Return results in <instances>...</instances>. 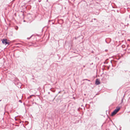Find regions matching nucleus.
<instances>
[{"instance_id":"f8f14e48","label":"nucleus","mask_w":130,"mask_h":130,"mask_svg":"<svg viewBox=\"0 0 130 130\" xmlns=\"http://www.w3.org/2000/svg\"><path fill=\"white\" fill-rule=\"evenodd\" d=\"M50 21L49 20V22H50Z\"/></svg>"},{"instance_id":"423d86ee","label":"nucleus","mask_w":130,"mask_h":130,"mask_svg":"<svg viewBox=\"0 0 130 130\" xmlns=\"http://www.w3.org/2000/svg\"><path fill=\"white\" fill-rule=\"evenodd\" d=\"M88 80V79H84L83 80V81H84V80Z\"/></svg>"},{"instance_id":"9b49d317","label":"nucleus","mask_w":130,"mask_h":130,"mask_svg":"<svg viewBox=\"0 0 130 130\" xmlns=\"http://www.w3.org/2000/svg\"><path fill=\"white\" fill-rule=\"evenodd\" d=\"M123 45H122V47H123Z\"/></svg>"},{"instance_id":"7ed1b4c3","label":"nucleus","mask_w":130,"mask_h":130,"mask_svg":"<svg viewBox=\"0 0 130 130\" xmlns=\"http://www.w3.org/2000/svg\"><path fill=\"white\" fill-rule=\"evenodd\" d=\"M95 84L97 85H98L100 84L99 80L98 79H97L96 80Z\"/></svg>"},{"instance_id":"39448f33","label":"nucleus","mask_w":130,"mask_h":130,"mask_svg":"<svg viewBox=\"0 0 130 130\" xmlns=\"http://www.w3.org/2000/svg\"><path fill=\"white\" fill-rule=\"evenodd\" d=\"M32 35L30 37V38H27V39H28V40L30 39V38H31V37H32Z\"/></svg>"},{"instance_id":"1a4fd4ad","label":"nucleus","mask_w":130,"mask_h":130,"mask_svg":"<svg viewBox=\"0 0 130 130\" xmlns=\"http://www.w3.org/2000/svg\"><path fill=\"white\" fill-rule=\"evenodd\" d=\"M87 80L89 81H90V80H88V79Z\"/></svg>"},{"instance_id":"20e7f679","label":"nucleus","mask_w":130,"mask_h":130,"mask_svg":"<svg viewBox=\"0 0 130 130\" xmlns=\"http://www.w3.org/2000/svg\"><path fill=\"white\" fill-rule=\"evenodd\" d=\"M117 113L116 112H115L114 111L112 113L111 115L112 116H113L115 115Z\"/></svg>"},{"instance_id":"f257e3e1","label":"nucleus","mask_w":130,"mask_h":130,"mask_svg":"<svg viewBox=\"0 0 130 130\" xmlns=\"http://www.w3.org/2000/svg\"><path fill=\"white\" fill-rule=\"evenodd\" d=\"M2 42L5 45H6L7 44L9 43L7 42V40L6 39H3L2 40Z\"/></svg>"},{"instance_id":"9d476101","label":"nucleus","mask_w":130,"mask_h":130,"mask_svg":"<svg viewBox=\"0 0 130 130\" xmlns=\"http://www.w3.org/2000/svg\"><path fill=\"white\" fill-rule=\"evenodd\" d=\"M123 101V100L122 99V102Z\"/></svg>"},{"instance_id":"f03ea898","label":"nucleus","mask_w":130,"mask_h":130,"mask_svg":"<svg viewBox=\"0 0 130 130\" xmlns=\"http://www.w3.org/2000/svg\"><path fill=\"white\" fill-rule=\"evenodd\" d=\"M120 109V108L119 107H117L114 111L116 112L117 113L119 111Z\"/></svg>"},{"instance_id":"0eeeda50","label":"nucleus","mask_w":130,"mask_h":130,"mask_svg":"<svg viewBox=\"0 0 130 130\" xmlns=\"http://www.w3.org/2000/svg\"><path fill=\"white\" fill-rule=\"evenodd\" d=\"M19 102H20L21 103H22V101H21V100H19Z\"/></svg>"},{"instance_id":"6e6552de","label":"nucleus","mask_w":130,"mask_h":130,"mask_svg":"<svg viewBox=\"0 0 130 130\" xmlns=\"http://www.w3.org/2000/svg\"><path fill=\"white\" fill-rule=\"evenodd\" d=\"M93 19L94 20H96V19L95 18H94V19Z\"/></svg>"}]
</instances>
